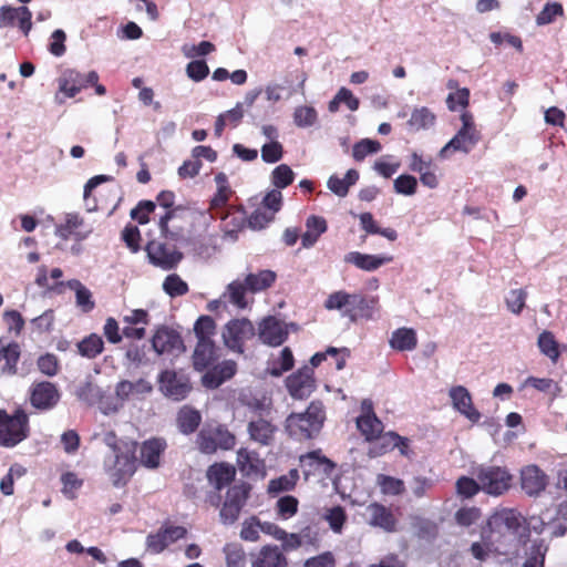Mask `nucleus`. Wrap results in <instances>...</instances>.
Listing matches in <instances>:
<instances>
[{
    "label": "nucleus",
    "mask_w": 567,
    "mask_h": 567,
    "mask_svg": "<svg viewBox=\"0 0 567 567\" xmlns=\"http://www.w3.org/2000/svg\"><path fill=\"white\" fill-rule=\"evenodd\" d=\"M520 488L532 497L539 496L548 485V475L537 465H526L520 470Z\"/></svg>",
    "instance_id": "6ab92c4d"
},
{
    "label": "nucleus",
    "mask_w": 567,
    "mask_h": 567,
    "mask_svg": "<svg viewBox=\"0 0 567 567\" xmlns=\"http://www.w3.org/2000/svg\"><path fill=\"white\" fill-rule=\"evenodd\" d=\"M260 519L252 515L241 524L239 536L245 542L257 543L260 539Z\"/></svg>",
    "instance_id": "6e6d98bb"
},
{
    "label": "nucleus",
    "mask_w": 567,
    "mask_h": 567,
    "mask_svg": "<svg viewBox=\"0 0 567 567\" xmlns=\"http://www.w3.org/2000/svg\"><path fill=\"white\" fill-rule=\"evenodd\" d=\"M250 567H288V559L279 546L267 544L250 554Z\"/></svg>",
    "instance_id": "b1692460"
},
{
    "label": "nucleus",
    "mask_w": 567,
    "mask_h": 567,
    "mask_svg": "<svg viewBox=\"0 0 567 567\" xmlns=\"http://www.w3.org/2000/svg\"><path fill=\"white\" fill-rule=\"evenodd\" d=\"M369 524L373 527H379L388 533H393L396 529V518L392 511L385 505L373 502L368 507Z\"/></svg>",
    "instance_id": "c756f323"
},
{
    "label": "nucleus",
    "mask_w": 567,
    "mask_h": 567,
    "mask_svg": "<svg viewBox=\"0 0 567 567\" xmlns=\"http://www.w3.org/2000/svg\"><path fill=\"white\" fill-rule=\"evenodd\" d=\"M235 476L236 470L228 463H215L207 470V480L216 489L215 493H218L229 486L235 480Z\"/></svg>",
    "instance_id": "7c9ffc66"
},
{
    "label": "nucleus",
    "mask_w": 567,
    "mask_h": 567,
    "mask_svg": "<svg viewBox=\"0 0 567 567\" xmlns=\"http://www.w3.org/2000/svg\"><path fill=\"white\" fill-rule=\"evenodd\" d=\"M327 229V220L323 217L316 215L309 216L306 220V231L301 235L302 247H312Z\"/></svg>",
    "instance_id": "f704fd0d"
},
{
    "label": "nucleus",
    "mask_w": 567,
    "mask_h": 567,
    "mask_svg": "<svg viewBox=\"0 0 567 567\" xmlns=\"http://www.w3.org/2000/svg\"><path fill=\"white\" fill-rule=\"evenodd\" d=\"M393 260L392 256L367 255L359 251H351L344 256V261L354 265L357 268L365 271H374L381 266Z\"/></svg>",
    "instance_id": "2f4dec72"
},
{
    "label": "nucleus",
    "mask_w": 567,
    "mask_h": 567,
    "mask_svg": "<svg viewBox=\"0 0 567 567\" xmlns=\"http://www.w3.org/2000/svg\"><path fill=\"white\" fill-rule=\"evenodd\" d=\"M274 218V213H269L262 207H259L254 210L249 217L246 216V224L254 230H260L271 223Z\"/></svg>",
    "instance_id": "e2e57ef3"
},
{
    "label": "nucleus",
    "mask_w": 567,
    "mask_h": 567,
    "mask_svg": "<svg viewBox=\"0 0 567 567\" xmlns=\"http://www.w3.org/2000/svg\"><path fill=\"white\" fill-rule=\"evenodd\" d=\"M298 480L299 472L298 470L292 468L288 472V474L271 480L268 484V493L278 494L282 492H290L295 489Z\"/></svg>",
    "instance_id": "c03bdc74"
},
{
    "label": "nucleus",
    "mask_w": 567,
    "mask_h": 567,
    "mask_svg": "<svg viewBox=\"0 0 567 567\" xmlns=\"http://www.w3.org/2000/svg\"><path fill=\"white\" fill-rule=\"evenodd\" d=\"M81 357L95 359L104 351V341L97 333H90L76 343Z\"/></svg>",
    "instance_id": "79ce46f5"
},
{
    "label": "nucleus",
    "mask_w": 567,
    "mask_h": 567,
    "mask_svg": "<svg viewBox=\"0 0 567 567\" xmlns=\"http://www.w3.org/2000/svg\"><path fill=\"white\" fill-rule=\"evenodd\" d=\"M436 116L427 107H416L412 111L411 117L408 124L415 131L427 130L435 124Z\"/></svg>",
    "instance_id": "a18cd8bd"
},
{
    "label": "nucleus",
    "mask_w": 567,
    "mask_h": 567,
    "mask_svg": "<svg viewBox=\"0 0 567 567\" xmlns=\"http://www.w3.org/2000/svg\"><path fill=\"white\" fill-rule=\"evenodd\" d=\"M295 173L287 164L278 165L271 173V183L277 189H284L291 185Z\"/></svg>",
    "instance_id": "4d7b16f0"
},
{
    "label": "nucleus",
    "mask_w": 567,
    "mask_h": 567,
    "mask_svg": "<svg viewBox=\"0 0 567 567\" xmlns=\"http://www.w3.org/2000/svg\"><path fill=\"white\" fill-rule=\"evenodd\" d=\"M257 337V330L248 318L230 319L221 330L224 346L236 354H245L247 344Z\"/></svg>",
    "instance_id": "423d86ee"
},
{
    "label": "nucleus",
    "mask_w": 567,
    "mask_h": 567,
    "mask_svg": "<svg viewBox=\"0 0 567 567\" xmlns=\"http://www.w3.org/2000/svg\"><path fill=\"white\" fill-rule=\"evenodd\" d=\"M20 359V347L17 342L4 344L0 339V362L6 361L3 371L9 374L17 373V364Z\"/></svg>",
    "instance_id": "37998d69"
},
{
    "label": "nucleus",
    "mask_w": 567,
    "mask_h": 567,
    "mask_svg": "<svg viewBox=\"0 0 567 567\" xmlns=\"http://www.w3.org/2000/svg\"><path fill=\"white\" fill-rule=\"evenodd\" d=\"M215 182L217 185L216 193L209 202V210H217L227 206L231 198L234 190L231 189L228 177L225 173L220 172L215 175Z\"/></svg>",
    "instance_id": "c9c22d12"
},
{
    "label": "nucleus",
    "mask_w": 567,
    "mask_h": 567,
    "mask_svg": "<svg viewBox=\"0 0 567 567\" xmlns=\"http://www.w3.org/2000/svg\"><path fill=\"white\" fill-rule=\"evenodd\" d=\"M65 286L75 292V303L85 313L95 308L92 292L78 279H71Z\"/></svg>",
    "instance_id": "ea45409f"
},
{
    "label": "nucleus",
    "mask_w": 567,
    "mask_h": 567,
    "mask_svg": "<svg viewBox=\"0 0 567 567\" xmlns=\"http://www.w3.org/2000/svg\"><path fill=\"white\" fill-rule=\"evenodd\" d=\"M299 501L292 495H285L276 503V514L282 519L287 520L298 513Z\"/></svg>",
    "instance_id": "5fc2aeb1"
},
{
    "label": "nucleus",
    "mask_w": 567,
    "mask_h": 567,
    "mask_svg": "<svg viewBox=\"0 0 567 567\" xmlns=\"http://www.w3.org/2000/svg\"><path fill=\"white\" fill-rule=\"evenodd\" d=\"M276 431L277 427L270 421L262 417L248 423L250 439L261 445H269L274 441Z\"/></svg>",
    "instance_id": "72a5a7b5"
},
{
    "label": "nucleus",
    "mask_w": 567,
    "mask_h": 567,
    "mask_svg": "<svg viewBox=\"0 0 567 567\" xmlns=\"http://www.w3.org/2000/svg\"><path fill=\"white\" fill-rule=\"evenodd\" d=\"M225 221V230L227 234H236L246 225V212L240 207H231L227 214L220 216Z\"/></svg>",
    "instance_id": "09e8293b"
},
{
    "label": "nucleus",
    "mask_w": 567,
    "mask_h": 567,
    "mask_svg": "<svg viewBox=\"0 0 567 567\" xmlns=\"http://www.w3.org/2000/svg\"><path fill=\"white\" fill-rule=\"evenodd\" d=\"M58 386L49 381L33 382L29 389V402L38 411L52 410L60 401Z\"/></svg>",
    "instance_id": "ddd939ff"
},
{
    "label": "nucleus",
    "mask_w": 567,
    "mask_h": 567,
    "mask_svg": "<svg viewBox=\"0 0 567 567\" xmlns=\"http://www.w3.org/2000/svg\"><path fill=\"white\" fill-rule=\"evenodd\" d=\"M326 421V409L321 401H311L307 410L301 413H290L285 421L288 435L298 441L316 437Z\"/></svg>",
    "instance_id": "7ed1b4c3"
},
{
    "label": "nucleus",
    "mask_w": 567,
    "mask_h": 567,
    "mask_svg": "<svg viewBox=\"0 0 567 567\" xmlns=\"http://www.w3.org/2000/svg\"><path fill=\"white\" fill-rule=\"evenodd\" d=\"M527 292L524 289H513L511 290L508 297L506 298V306L511 312L514 315H519L526 302Z\"/></svg>",
    "instance_id": "774afa93"
},
{
    "label": "nucleus",
    "mask_w": 567,
    "mask_h": 567,
    "mask_svg": "<svg viewBox=\"0 0 567 567\" xmlns=\"http://www.w3.org/2000/svg\"><path fill=\"white\" fill-rule=\"evenodd\" d=\"M289 394L293 399L302 400L309 396L316 389V379L312 368L303 365L286 380Z\"/></svg>",
    "instance_id": "f3484780"
},
{
    "label": "nucleus",
    "mask_w": 567,
    "mask_h": 567,
    "mask_svg": "<svg viewBox=\"0 0 567 567\" xmlns=\"http://www.w3.org/2000/svg\"><path fill=\"white\" fill-rule=\"evenodd\" d=\"M395 449L399 451L400 456L406 460L411 461L415 456L409 437L402 436L395 431L384 432V430L369 443L367 455L370 458H378Z\"/></svg>",
    "instance_id": "9d476101"
},
{
    "label": "nucleus",
    "mask_w": 567,
    "mask_h": 567,
    "mask_svg": "<svg viewBox=\"0 0 567 567\" xmlns=\"http://www.w3.org/2000/svg\"><path fill=\"white\" fill-rule=\"evenodd\" d=\"M357 427L367 443H370L384 430L383 422L373 411L372 402H362V413L355 420Z\"/></svg>",
    "instance_id": "412c9836"
},
{
    "label": "nucleus",
    "mask_w": 567,
    "mask_h": 567,
    "mask_svg": "<svg viewBox=\"0 0 567 567\" xmlns=\"http://www.w3.org/2000/svg\"><path fill=\"white\" fill-rule=\"evenodd\" d=\"M247 291L249 290L246 281L236 279L227 285L221 298L238 309H245L248 306V301L246 300Z\"/></svg>",
    "instance_id": "58836bf2"
},
{
    "label": "nucleus",
    "mask_w": 567,
    "mask_h": 567,
    "mask_svg": "<svg viewBox=\"0 0 567 567\" xmlns=\"http://www.w3.org/2000/svg\"><path fill=\"white\" fill-rule=\"evenodd\" d=\"M137 444L123 445L117 453L105 456L104 471L114 487H124L137 470Z\"/></svg>",
    "instance_id": "20e7f679"
},
{
    "label": "nucleus",
    "mask_w": 567,
    "mask_h": 567,
    "mask_svg": "<svg viewBox=\"0 0 567 567\" xmlns=\"http://www.w3.org/2000/svg\"><path fill=\"white\" fill-rule=\"evenodd\" d=\"M390 346L396 351H412L417 346L416 332L412 328H399L392 332Z\"/></svg>",
    "instance_id": "e433bc0d"
},
{
    "label": "nucleus",
    "mask_w": 567,
    "mask_h": 567,
    "mask_svg": "<svg viewBox=\"0 0 567 567\" xmlns=\"http://www.w3.org/2000/svg\"><path fill=\"white\" fill-rule=\"evenodd\" d=\"M97 81L99 74L95 71L83 74L75 70H68L59 80V89L66 97H74L83 89Z\"/></svg>",
    "instance_id": "a211bd4d"
},
{
    "label": "nucleus",
    "mask_w": 567,
    "mask_h": 567,
    "mask_svg": "<svg viewBox=\"0 0 567 567\" xmlns=\"http://www.w3.org/2000/svg\"><path fill=\"white\" fill-rule=\"evenodd\" d=\"M204 372L205 373L202 375L203 386L215 390L236 374L237 363L234 360L217 361Z\"/></svg>",
    "instance_id": "aec40b11"
},
{
    "label": "nucleus",
    "mask_w": 567,
    "mask_h": 567,
    "mask_svg": "<svg viewBox=\"0 0 567 567\" xmlns=\"http://www.w3.org/2000/svg\"><path fill=\"white\" fill-rule=\"evenodd\" d=\"M563 6L558 2L546 3L543 10L537 14L536 22L539 25L551 23L556 17L563 16Z\"/></svg>",
    "instance_id": "338daca9"
},
{
    "label": "nucleus",
    "mask_w": 567,
    "mask_h": 567,
    "mask_svg": "<svg viewBox=\"0 0 567 567\" xmlns=\"http://www.w3.org/2000/svg\"><path fill=\"white\" fill-rule=\"evenodd\" d=\"M455 491L457 496L463 499L473 498L482 492L481 482L476 477L462 475L455 482Z\"/></svg>",
    "instance_id": "8fccbe9b"
},
{
    "label": "nucleus",
    "mask_w": 567,
    "mask_h": 567,
    "mask_svg": "<svg viewBox=\"0 0 567 567\" xmlns=\"http://www.w3.org/2000/svg\"><path fill=\"white\" fill-rule=\"evenodd\" d=\"M340 350L334 347H329L323 352H317L315 353L310 359V364L312 370L317 367H319L323 361L327 360V358L330 355L336 361V368L337 370H342L346 365V358L343 355H340Z\"/></svg>",
    "instance_id": "052dcab7"
},
{
    "label": "nucleus",
    "mask_w": 567,
    "mask_h": 567,
    "mask_svg": "<svg viewBox=\"0 0 567 567\" xmlns=\"http://www.w3.org/2000/svg\"><path fill=\"white\" fill-rule=\"evenodd\" d=\"M165 449L166 442L164 439L152 437L144 441L140 446V463L151 470L157 468Z\"/></svg>",
    "instance_id": "c85d7f7f"
},
{
    "label": "nucleus",
    "mask_w": 567,
    "mask_h": 567,
    "mask_svg": "<svg viewBox=\"0 0 567 567\" xmlns=\"http://www.w3.org/2000/svg\"><path fill=\"white\" fill-rule=\"evenodd\" d=\"M409 169L419 174L423 186L430 189L439 187L442 173L431 155H423L413 151L409 156Z\"/></svg>",
    "instance_id": "f8f14e48"
},
{
    "label": "nucleus",
    "mask_w": 567,
    "mask_h": 567,
    "mask_svg": "<svg viewBox=\"0 0 567 567\" xmlns=\"http://www.w3.org/2000/svg\"><path fill=\"white\" fill-rule=\"evenodd\" d=\"M227 567H246L247 555L243 545L229 543L224 547Z\"/></svg>",
    "instance_id": "603ef678"
},
{
    "label": "nucleus",
    "mask_w": 567,
    "mask_h": 567,
    "mask_svg": "<svg viewBox=\"0 0 567 567\" xmlns=\"http://www.w3.org/2000/svg\"><path fill=\"white\" fill-rule=\"evenodd\" d=\"M394 189L398 194L412 196L417 189V179L413 175L402 174L394 179Z\"/></svg>",
    "instance_id": "69168bd1"
},
{
    "label": "nucleus",
    "mask_w": 567,
    "mask_h": 567,
    "mask_svg": "<svg viewBox=\"0 0 567 567\" xmlns=\"http://www.w3.org/2000/svg\"><path fill=\"white\" fill-rule=\"evenodd\" d=\"M145 251L150 264L165 271L177 268L184 258L183 252L175 246L157 240L148 241L145 246Z\"/></svg>",
    "instance_id": "9b49d317"
},
{
    "label": "nucleus",
    "mask_w": 567,
    "mask_h": 567,
    "mask_svg": "<svg viewBox=\"0 0 567 567\" xmlns=\"http://www.w3.org/2000/svg\"><path fill=\"white\" fill-rule=\"evenodd\" d=\"M537 344L540 352L548 357L553 362L558 360L560 355L558 343L550 331H543L538 336Z\"/></svg>",
    "instance_id": "864d4df0"
},
{
    "label": "nucleus",
    "mask_w": 567,
    "mask_h": 567,
    "mask_svg": "<svg viewBox=\"0 0 567 567\" xmlns=\"http://www.w3.org/2000/svg\"><path fill=\"white\" fill-rule=\"evenodd\" d=\"M523 517L512 508H503L495 512L488 519L491 539L497 544L496 550L506 555L519 544V530Z\"/></svg>",
    "instance_id": "f03ea898"
},
{
    "label": "nucleus",
    "mask_w": 567,
    "mask_h": 567,
    "mask_svg": "<svg viewBox=\"0 0 567 567\" xmlns=\"http://www.w3.org/2000/svg\"><path fill=\"white\" fill-rule=\"evenodd\" d=\"M257 336L262 343L269 347H278L288 338V330L280 320L269 316L259 323Z\"/></svg>",
    "instance_id": "4be33fe9"
},
{
    "label": "nucleus",
    "mask_w": 567,
    "mask_h": 567,
    "mask_svg": "<svg viewBox=\"0 0 567 567\" xmlns=\"http://www.w3.org/2000/svg\"><path fill=\"white\" fill-rule=\"evenodd\" d=\"M359 179V173L357 169H349L343 178L337 175H331L328 179V188L339 197H346L349 193V188L354 185Z\"/></svg>",
    "instance_id": "a19ab883"
},
{
    "label": "nucleus",
    "mask_w": 567,
    "mask_h": 567,
    "mask_svg": "<svg viewBox=\"0 0 567 567\" xmlns=\"http://www.w3.org/2000/svg\"><path fill=\"white\" fill-rule=\"evenodd\" d=\"M323 518L334 533L340 534L347 522V513L342 506L337 505L327 509Z\"/></svg>",
    "instance_id": "bf43d9fd"
},
{
    "label": "nucleus",
    "mask_w": 567,
    "mask_h": 567,
    "mask_svg": "<svg viewBox=\"0 0 567 567\" xmlns=\"http://www.w3.org/2000/svg\"><path fill=\"white\" fill-rule=\"evenodd\" d=\"M32 13L22 6L18 8L1 7L0 8V28H12L18 25L24 35H28L32 28Z\"/></svg>",
    "instance_id": "5701e85b"
},
{
    "label": "nucleus",
    "mask_w": 567,
    "mask_h": 567,
    "mask_svg": "<svg viewBox=\"0 0 567 567\" xmlns=\"http://www.w3.org/2000/svg\"><path fill=\"white\" fill-rule=\"evenodd\" d=\"M377 483L384 495L398 496L404 493L405 485L401 478L390 476L386 474H379Z\"/></svg>",
    "instance_id": "3c124183"
},
{
    "label": "nucleus",
    "mask_w": 567,
    "mask_h": 567,
    "mask_svg": "<svg viewBox=\"0 0 567 567\" xmlns=\"http://www.w3.org/2000/svg\"><path fill=\"white\" fill-rule=\"evenodd\" d=\"M188 224L187 209L177 206L169 209L159 218L161 233L173 240H178L184 237L186 225Z\"/></svg>",
    "instance_id": "dca6fc26"
},
{
    "label": "nucleus",
    "mask_w": 567,
    "mask_h": 567,
    "mask_svg": "<svg viewBox=\"0 0 567 567\" xmlns=\"http://www.w3.org/2000/svg\"><path fill=\"white\" fill-rule=\"evenodd\" d=\"M300 464L305 468V476L308 478L317 472H321L329 476L336 468V463L322 455L321 450L308 452L300 456Z\"/></svg>",
    "instance_id": "cd10ccee"
},
{
    "label": "nucleus",
    "mask_w": 567,
    "mask_h": 567,
    "mask_svg": "<svg viewBox=\"0 0 567 567\" xmlns=\"http://www.w3.org/2000/svg\"><path fill=\"white\" fill-rule=\"evenodd\" d=\"M217 324L215 320L207 315L200 316L194 324V333L197 342L214 341Z\"/></svg>",
    "instance_id": "49530a36"
},
{
    "label": "nucleus",
    "mask_w": 567,
    "mask_h": 567,
    "mask_svg": "<svg viewBox=\"0 0 567 567\" xmlns=\"http://www.w3.org/2000/svg\"><path fill=\"white\" fill-rule=\"evenodd\" d=\"M163 291L171 298L182 297L188 293L189 286L178 274H169L162 284Z\"/></svg>",
    "instance_id": "de8ad7c7"
},
{
    "label": "nucleus",
    "mask_w": 567,
    "mask_h": 567,
    "mask_svg": "<svg viewBox=\"0 0 567 567\" xmlns=\"http://www.w3.org/2000/svg\"><path fill=\"white\" fill-rule=\"evenodd\" d=\"M434 487V481L423 475L413 476L410 481V489L415 498L426 497Z\"/></svg>",
    "instance_id": "680f3d73"
},
{
    "label": "nucleus",
    "mask_w": 567,
    "mask_h": 567,
    "mask_svg": "<svg viewBox=\"0 0 567 567\" xmlns=\"http://www.w3.org/2000/svg\"><path fill=\"white\" fill-rule=\"evenodd\" d=\"M473 475L481 482L482 492L489 496L507 493L514 480L507 467L498 465H478L474 468Z\"/></svg>",
    "instance_id": "0eeeda50"
},
{
    "label": "nucleus",
    "mask_w": 567,
    "mask_h": 567,
    "mask_svg": "<svg viewBox=\"0 0 567 567\" xmlns=\"http://www.w3.org/2000/svg\"><path fill=\"white\" fill-rule=\"evenodd\" d=\"M202 423V414L190 405L182 406L176 415V425L181 433L193 434Z\"/></svg>",
    "instance_id": "473e14b6"
},
{
    "label": "nucleus",
    "mask_w": 567,
    "mask_h": 567,
    "mask_svg": "<svg viewBox=\"0 0 567 567\" xmlns=\"http://www.w3.org/2000/svg\"><path fill=\"white\" fill-rule=\"evenodd\" d=\"M152 347L158 354L178 355L185 351L181 333L169 327H159L152 338Z\"/></svg>",
    "instance_id": "2eb2a0df"
},
{
    "label": "nucleus",
    "mask_w": 567,
    "mask_h": 567,
    "mask_svg": "<svg viewBox=\"0 0 567 567\" xmlns=\"http://www.w3.org/2000/svg\"><path fill=\"white\" fill-rule=\"evenodd\" d=\"M235 444V435L226 425L219 423H205L196 436V446L204 454H214L217 450H231Z\"/></svg>",
    "instance_id": "1a4fd4ad"
},
{
    "label": "nucleus",
    "mask_w": 567,
    "mask_h": 567,
    "mask_svg": "<svg viewBox=\"0 0 567 567\" xmlns=\"http://www.w3.org/2000/svg\"><path fill=\"white\" fill-rule=\"evenodd\" d=\"M250 489L251 487L247 483L235 484L228 487L223 504H220L221 497L218 493H209L206 502L215 508L220 507L219 518L224 525H233L238 520L249 498Z\"/></svg>",
    "instance_id": "39448f33"
},
{
    "label": "nucleus",
    "mask_w": 567,
    "mask_h": 567,
    "mask_svg": "<svg viewBox=\"0 0 567 567\" xmlns=\"http://www.w3.org/2000/svg\"><path fill=\"white\" fill-rule=\"evenodd\" d=\"M380 150L381 144L378 141L364 138L353 145L352 156L355 161L360 162L369 154L378 153Z\"/></svg>",
    "instance_id": "0e129e2a"
},
{
    "label": "nucleus",
    "mask_w": 567,
    "mask_h": 567,
    "mask_svg": "<svg viewBox=\"0 0 567 567\" xmlns=\"http://www.w3.org/2000/svg\"><path fill=\"white\" fill-rule=\"evenodd\" d=\"M324 308L328 310H342V316L351 322L371 320L379 310V297L339 290L328 296L324 301Z\"/></svg>",
    "instance_id": "f257e3e1"
},
{
    "label": "nucleus",
    "mask_w": 567,
    "mask_h": 567,
    "mask_svg": "<svg viewBox=\"0 0 567 567\" xmlns=\"http://www.w3.org/2000/svg\"><path fill=\"white\" fill-rule=\"evenodd\" d=\"M295 364V359L290 348L286 347L281 350L280 355L272 362L270 368V374L274 377H280L282 373L291 370Z\"/></svg>",
    "instance_id": "13d9d810"
},
{
    "label": "nucleus",
    "mask_w": 567,
    "mask_h": 567,
    "mask_svg": "<svg viewBox=\"0 0 567 567\" xmlns=\"http://www.w3.org/2000/svg\"><path fill=\"white\" fill-rule=\"evenodd\" d=\"M29 416L22 409H17L12 415L0 410V445L13 447L29 436Z\"/></svg>",
    "instance_id": "6e6552de"
},
{
    "label": "nucleus",
    "mask_w": 567,
    "mask_h": 567,
    "mask_svg": "<svg viewBox=\"0 0 567 567\" xmlns=\"http://www.w3.org/2000/svg\"><path fill=\"white\" fill-rule=\"evenodd\" d=\"M158 384L162 393L175 401L184 400L192 390L189 378L174 370H164L158 375Z\"/></svg>",
    "instance_id": "4468645a"
},
{
    "label": "nucleus",
    "mask_w": 567,
    "mask_h": 567,
    "mask_svg": "<svg viewBox=\"0 0 567 567\" xmlns=\"http://www.w3.org/2000/svg\"><path fill=\"white\" fill-rule=\"evenodd\" d=\"M277 279V274L272 270L265 269L256 274H248L245 277V281L248 286V290L251 293H258L270 288Z\"/></svg>",
    "instance_id": "4c0bfd02"
},
{
    "label": "nucleus",
    "mask_w": 567,
    "mask_h": 567,
    "mask_svg": "<svg viewBox=\"0 0 567 567\" xmlns=\"http://www.w3.org/2000/svg\"><path fill=\"white\" fill-rule=\"evenodd\" d=\"M481 140L480 132L458 130L453 138L439 152L441 158H447L455 152L470 153Z\"/></svg>",
    "instance_id": "393cba45"
},
{
    "label": "nucleus",
    "mask_w": 567,
    "mask_h": 567,
    "mask_svg": "<svg viewBox=\"0 0 567 567\" xmlns=\"http://www.w3.org/2000/svg\"><path fill=\"white\" fill-rule=\"evenodd\" d=\"M220 355V348L215 341L196 342L192 355L193 368L198 372H204L210 365L219 361Z\"/></svg>",
    "instance_id": "a878e982"
},
{
    "label": "nucleus",
    "mask_w": 567,
    "mask_h": 567,
    "mask_svg": "<svg viewBox=\"0 0 567 567\" xmlns=\"http://www.w3.org/2000/svg\"><path fill=\"white\" fill-rule=\"evenodd\" d=\"M450 398L453 408L467 417L471 422L477 423L481 413L474 408L468 390L463 385H455L450 389Z\"/></svg>",
    "instance_id": "bb28decb"
}]
</instances>
